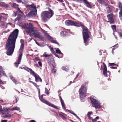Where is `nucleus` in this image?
<instances>
[{
    "label": "nucleus",
    "mask_w": 122,
    "mask_h": 122,
    "mask_svg": "<svg viewBox=\"0 0 122 122\" xmlns=\"http://www.w3.org/2000/svg\"><path fill=\"white\" fill-rule=\"evenodd\" d=\"M19 6L16 3H13L11 5V6L12 7L15 8H17Z\"/></svg>",
    "instance_id": "nucleus-21"
},
{
    "label": "nucleus",
    "mask_w": 122,
    "mask_h": 122,
    "mask_svg": "<svg viewBox=\"0 0 122 122\" xmlns=\"http://www.w3.org/2000/svg\"><path fill=\"white\" fill-rule=\"evenodd\" d=\"M72 83V82L71 81H70V82L69 83V85H70Z\"/></svg>",
    "instance_id": "nucleus-62"
},
{
    "label": "nucleus",
    "mask_w": 122,
    "mask_h": 122,
    "mask_svg": "<svg viewBox=\"0 0 122 122\" xmlns=\"http://www.w3.org/2000/svg\"><path fill=\"white\" fill-rule=\"evenodd\" d=\"M24 69L28 72H30L31 74L33 75L35 78L36 82H38L40 81L41 82H42V81L41 78L38 75L33 71L31 69L27 67H24Z\"/></svg>",
    "instance_id": "nucleus-8"
},
{
    "label": "nucleus",
    "mask_w": 122,
    "mask_h": 122,
    "mask_svg": "<svg viewBox=\"0 0 122 122\" xmlns=\"http://www.w3.org/2000/svg\"><path fill=\"white\" fill-rule=\"evenodd\" d=\"M37 10H31L28 14V15L30 16H36L37 15Z\"/></svg>",
    "instance_id": "nucleus-14"
},
{
    "label": "nucleus",
    "mask_w": 122,
    "mask_h": 122,
    "mask_svg": "<svg viewBox=\"0 0 122 122\" xmlns=\"http://www.w3.org/2000/svg\"><path fill=\"white\" fill-rule=\"evenodd\" d=\"M118 34L120 37H122V31L120 32H119Z\"/></svg>",
    "instance_id": "nucleus-44"
},
{
    "label": "nucleus",
    "mask_w": 122,
    "mask_h": 122,
    "mask_svg": "<svg viewBox=\"0 0 122 122\" xmlns=\"http://www.w3.org/2000/svg\"><path fill=\"white\" fill-rule=\"evenodd\" d=\"M80 25L79 27L81 26L83 29L82 33L84 39V43L86 46L88 45V42L89 41V38L90 36L89 35V30L83 24L80 22Z\"/></svg>",
    "instance_id": "nucleus-3"
},
{
    "label": "nucleus",
    "mask_w": 122,
    "mask_h": 122,
    "mask_svg": "<svg viewBox=\"0 0 122 122\" xmlns=\"http://www.w3.org/2000/svg\"><path fill=\"white\" fill-rule=\"evenodd\" d=\"M111 27L114 31H116V26L115 25H112Z\"/></svg>",
    "instance_id": "nucleus-30"
},
{
    "label": "nucleus",
    "mask_w": 122,
    "mask_h": 122,
    "mask_svg": "<svg viewBox=\"0 0 122 122\" xmlns=\"http://www.w3.org/2000/svg\"><path fill=\"white\" fill-rule=\"evenodd\" d=\"M0 6L6 8L9 7V6L8 4L2 1L0 2Z\"/></svg>",
    "instance_id": "nucleus-15"
},
{
    "label": "nucleus",
    "mask_w": 122,
    "mask_h": 122,
    "mask_svg": "<svg viewBox=\"0 0 122 122\" xmlns=\"http://www.w3.org/2000/svg\"><path fill=\"white\" fill-rule=\"evenodd\" d=\"M15 100H16V103H17V102L18 101V99H17L16 98H15Z\"/></svg>",
    "instance_id": "nucleus-58"
},
{
    "label": "nucleus",
    "mask_w": 122,
    "mask_h": 122,
    "mask_svg": "<svg viewBox=\"0 0 122 122\" xmlns=\"http://www.w3.org/2000/svg\"><path fill=\"white\" fill-rule=\"evenodd\" d=\"M20 42L21 43L20 48L19 50L20 53L18 57L17 61L15 64V66L17 67L19 65V64L20 63L22 56V54L23 50L24 49V40L21 39L20 40Z\"/></svg>",
    "instance_id": "nucleus-5"
},
{
    "label": "nucleus",
    "mask_w": 122,
    "mask_h": 122,
    "mask_svg": "<svg viewBox=\"0 0 122 122\" xmlns=\"http://www.w3.org/2000/svg\"><path fill=\"white\" fill-rule=\"evenodd\" d=\"M92 112H88L87 116H90L92 114Z\"/></svg>",
    "instance_id": "nucleus-37"
},
{
    "label": "nucleus",
    "mask_w": 122,
    "mask_h": 122,
    "mask_svg": "<svg viewBox=\"0 0 122 122\" xmlns=\"http://www.w3.org/2000/svg\"><path fill=\"white\" fill-rule=\"evenodd\" d=\"M29 122H36V121L34 120H32L30 121Z\"/></svg>",
    "instance_id": "nucleus-53"
},
{
    "label": "nucleus",
    "mask_w": 122,
    "mask_h": 122,
    "mask_svg": "<svg viewBox=\"0 0 122 122\" xmlns=\"http://www.w3.org/2000/svg\"><path fill=\"white\" fill-rule=\"evenodd\" d=\"M84 3L85 4L86 6L89 8H91L92 6L87 0H83Z\"/></svg>",
    "instance_id": "nucleus-16"
},
{
    "label": "nucleus",
    "mask_w": 122,
    "mask_h": 122,
    "mask_svg": "<svg viewBox=\"0 0 122 122\" xmlns=\"http://www.w3.org/2000/svg\"><path fill=\"white\" fill-rule=\"evenodd\" d=\"M107 11V13L108 14L111 13L112 12V8L108 6L106 8Z\"/></svg>",
    "instance_id": "nucleus-19"
},
{
    "label": "nucleus",
    "mask_w": 122,
    "mask_h": 122,
    "mask_svg": "<svg viewBox=\"0 0 122 122\" xmlns=\"http://www.w3.org/2000/svg\"><path fill=\"white\" fill-rule=\"evenodd\" d=\"M7 111H3L2 112V113L3 114H6L7 115V117H11L13 115H11V114H8L6 112Z\"/></svg>",
    "instance_id": "nucleus-20"
},
{
    "label": "nucleus",
    "mask_w": 122,
    "mask_h": 122,
    "mask_svg": "<svg viewBox=\"0 0 122 122\" xmlns=\"http://www.w3.org/2000/svg\"><path fill=\"white\" fill-rule=\"evenodd\" d=\"M7 116L6 114L4 116V118H5L6 117H7Z\"/></svg>",
    "instance_id": "nucleus-63"
},
{
    "label": "nucleus",
    "mask_w": 122,
    "mask_h": 122,
    "mask_svg": "<svg viewBox=\"0 0 122 122\" xmlns=\"http://www.w3.org/2000/svg\"><path fill=\"white\" fill-rule=\"evenodd\" d=\"M90 99L93 107L96 109L99 108L101 107L102 106L100 103L96 99L93 97H90Z\"/></svg>",
    "instance_id": "nucleus-10"
},
{
    "label": "nucleus",
    "mask_w": 122,
    "mask_h": 122,
    "mask_svg": "<svg viewBox=\"0 0 122 122\" xmlns=\"http://www.w3.org/2000/svg\"><path fill=\"white\" fill-rule=\"evenodd\" d=\"M99 118L98 117H96L95 118L93 119H92V121L93 122H96L97 120Z\"/></svg>",
    "instance_id": "nucleus-29"
},
{
    "label": "nucleus",
    "mask_w": 122,
    "mask_h": 122,
    "mask_svg": "<svg viewBox=\"0 0 122 122\" xmlns=\"http://www.w3.org/2000/svg\"><path fill=\"white\" fill-rule=\"evenodd\" d=\"M42 56L46 58L47 62L49 66L55 65V61L53 57L51 55H48L46 54V52H45Z\"/></svg>",
    "instance_id": "nucleus-9"
},
{
    "label": "nucleus",
    "mask_w": 122,
    "mask_h": 122,
    "mask_svg": "<svg viewBox=\"0 0 122 122\" xmlns=\"http://www.w3.org/2000/svg\"><path fill=\"white\" fill-rule=\"evenodd\" d=\"M68 111L69 112L71 113L72 114H73L74 115V114H75V113L74 112L71 110L70 111V110H68Z\"/></svg>",
    "instance_id": "nucleus-36"
},
{
    "label": "nucleus",
    "mask_w": 122,
    "mask_h": 122,
    "mask_svg": "<svg viewBox=\"0 0 122 122\" xmlns=\"http://www.w3.org/2000/svg\"><path fill=\"white\" fill-rule=\"evenodd\" d=\"M20 17H17V18L15 19V21H16L17 20L19 21L20 19Z\"/></svg>",
    "instance_id": "nucleus-38"
},
{
    "label": "nucleus",
    "mask_w": 122,
    "mask_h": 122,
    "mask_svg": "<svg viewBox=\"0 0 122 122\" xmlns=\"http://www.w3.org/2000/svg\"><path fill=\"white\" fill-rule=\"evenodd\" d=\"M52 67L51 66V72L54 74H55L56 72V70L55 69L56 66L55 65L52 66Z\"/></svg>",
    "instance_id": "nucleus-18"
},
{
    "label": "nucleus",
    "mask_w": 122,
    "mask_h": 122,
    "mask_svg": "<svg viewBox=\"0 0 122 122\" xmlns=\"http://www.w3.org/2000/svg\"><path fill=\"white\" fill-rule=\"evenodd\" d=\"M110 68L112 69H117V67H114L113 66H111L110 67Z\"/></svg>",
    "instance_id": "nucleus-51"
},
{
    "label": "nucleus",
    "mask_w": 122,
    "mask_h": 122,
    "mask_svg": "<svg viewBox=\"0 0 122 122\" xmlns=\"http://www.w3.org/2000/svg\"><path fill=\"white\" fill-rule=\"evenodd\" d=\"M15 110H16L18 111L20 110V108L17 107H15Z\"/></svg>",
    "instance_id": "nucleus-46"
},
{
    "label": "nucleus",
    "mask_w": 122,
    "mask_h": 122,
    "mask_svg": "<svg viewBox=\"0 0 122 122\" xmlns=\"http://www.w3.org/2000/svg\"><path fill=\"white\" fill-rule=\"evenodd\" d=\"M58 1H59V2H61V3H63V2L64 1L63 0H56Z\"/></svg>",
    "instance_id": "nucleus-49"
},
{
    "label": "nucleus",
    "mask_w": 122,
    "mask_h": 122,
    "mask_svg": "<svg viewBox=\"0 0 122 122\" xmlns=\"http://www.w3.org/2000/svg\"><path fill=\"white\" fill-rule=\"evenodd\" d=\"M100 55H102V53L100 51H99Z\"/></svg>",
    "instance_id": "nucleus-60"
},
{
    "label": "nucleus",
    "mask_w": 122,
    "mask_h": 122,
    "mask_svg": "<svg viewBox=\"0 0 122 122\" xmlns=\"http://www.w3.org/2000/svg\"><path fill=\"white\" fill-rule=\"evenodd\" d=\"M15 1H16L18 3H21L22 2L21 0H15Z\"/></svg>",
    "instance_id": "nucleus-47"
},
{
    "label": "nucleus",
    "mask_w": 122,
    "mask_h": 122,
    "mask_svg": "<svg viewBox=\"0 0 122 122\" xmlns=\"http://www.w3.org/2000/svg\"><path fill=\"white\" fill-rule=\"evenodd\" d=\"M62 69L63 70H65L66 71L67 70V69L64 66H63L62 67Z\"/></svg>",
    "instance_id": "nucleus-41"
},
{
    "label": "nucleus",
    "mask_w": 122,
    "mask_h": 122,
    "mask_svg": "<svg viewBox=\"0 0 122 122\" xmlns=\"http://www.w3.org/2000/svg\"><path fill=\"white\" fill-rule=\"evenodd\" d=\"M2 74H3V75H4V76H6V73H5V72L4 71H2Z\"/></svg>",
    "instance_id": "nucleus-45"
},
{
    "label": "nucleus",
    "mask_w": 122,
    "mask_h": 122,
    "mask_svg": "<svg viewBox=\"0 0 122 122\" xmlns=\"http://www.w3.org/2000/svg\"><path fill=\"white\" fill-rule=\"evenodd\" d=\"M103 74L105 77H107L108 75L107 74V72H109V75L110 74V72L109 71H107V69L106 66L104 63H103Z\"/></svg>",
    "instance_id": "nucleus-12"
},
{
    "label": "nucleus",
    "mask_w": 122,
    "mask_h": 122,
    "mask_svg": "<svg viewBox=\"0 0 122 122\" xmlns=\"http://www.w3.org/2000/svg\"><path fill=\"white\" fill-rule=\"evenodd\" d=\"M7 120H2L1 122H7Z\"/></svg>",
    "instance_id": "nucleus-50"
},
{
    "label": "nucleus",
    "mask_w": 122,
    "mask_h": 122,
    "mask_svg": "<svg viewBox=\"0 0 122 122\" xmlns=\"http://www.w3.org/2000/svg\"><path fill=\"white\" fill-rule=\"evenodd\" d=\"M119 14L120 15H121V16L122 17V12H119Z\"/></svg>",
    "instance_id": "nucleus-56"
},
{
    "label": "nucleus",
    "mask_w": 122,
    "mask_h": 122,
    "mask_svg": "<svg viewBox=\"0 0 122 122\" xmlns=\"http://www.w3.org/2000/svg\"><path fill=\"white\" fill-rule=\"evenodd\" d=\"M17 10L19 11V12L23 14V12L20 9V8L19 7L17 8Z\"/></svg>",
    "instance_id": "nucleus-35"
},
{
    "label": "nucleus",
    "mask_w": 122,
    "mask_h": 122,
    "mask_svg": "<svg viewBox=\"0 0 122 122\" xmlns=\"http://www.w3.org/2000/svg\"><path fill=\"white\" fill-rule=\"evenodd\" d=\"M88 118L90 120H91L92 118V117L90 116H87Z\"/></svg>",
    "instance_id": "nucleus-48"
},
{
    "label": "nucleus",
    "mask_w": 122,
    "mask_h": 122,
    "mask_svg": "<svg viewBox=\"0 0 122 122\" xmlns=\"http://www.w3.org/2000/svg\"><path fill=\"white\" fill-rule=\"evenodd\" d=\"M29 82L32 83L36 87H37L38 86L37 84L36 83L31 81H29Z\"/></svg>",
    "instance_id": "nucleus-31"
},
{
    "label": "nucleus",
    "mask_w": 122,
    "mask_h": 122,
    "mask_svg": "<svg viewBox=\"0 0 122 122\" xmlns=\"http://www.w3.org/2000/svg\"><path fill=\"white\" fill-rule=\"evenodd\" d=\"M113 15L112 13H110V14L107 15V17L108 20L110 21V24H114L115 23L113 18Z\"/></svg>",
    "instance_id": "nucleus-13"
},
{
    "label": "nucleus",
    "mask_w": 122,
    "mask_h": 122,
    "mask_svg": "<svg viewBox=\"0 0 122 122\" xmlns=\"http://www.w3.org/2000/svg\"><path fill=\"white\" fill-rule=\"evenodd\" d=\"M59 115L63 119H66V117L61 114H59Z\"/></svg>",
    "instance_id": "nucleus-28"
},
{
    "label": "nucleus",
    "mask_w": 122,
    "mask_h": 122,
    "mask_svg": "<svg viewBox=\"0 0 122 122\" xmlns=\"http://www.w3.org/2000/svg\"><path fill=\"white\" fill-rule=\"evenodd\" d=\"M87 82H85L82 85L80 88L79 92L80 96L81 98H83L86 97L87 88L86 87V85L88 84Z\"/></svg>",
    "instance_id": "nucleus-7"
},
{
    "label": "nucleus",
    "mask_w": 122,
    "mask_h": 122,
    "mask_svg": "<svg viewBox=\"0 0 122 122\" xmlns=\"http://www.w3.org/2000/svg\"><path fill=\"white\" fill-rule=\"evenodd\" d=\"M56 53L61 54L62 56H63V54H62L60 50L58 48H57L56 50Z\"/></svg>",
    "instance_id": "nucleus-25"
},
{
    "label": "nucleus",
    "mask_w": 122,
    "mask_h": 122,
    "mask_svg": "<svg viewBox=\"0 0 122 122\" xmlns=\"http://www.w3.org/2000/svg\"><path fill=\"white\" fill-rule=\"evenodd\" d=\"M55 56H56V57H58V58H59V57L57 55L55 54Z\"/></svg>",
    "instance_id": "nucleus-64"
},
{
    "label": "nucleus",
    "mask_w": 122,
    "mask_h": 122,
    "mask_svg": "<svg viewBox=\"0 0 122 122\" xmlns=\"http://www.w3.org/2000/svg\"><path fill=\"white\" fill-rule=\"evenodd\" d=\"M38 64H39V66L40 67H42V63L40 61H39L38 62Z\"/></svg>",
    "instance_id": "nucleus-40"
},
{
    "label": "nucleus",
    "mask_w": 122,
    "mask_h": 122,
    "mask_svg": "<svg viewBox=\"0 0 122 122\" xmlns=\"http://www.w3.org/2000/svg\"><path fill=\"white\" fill-rule=\"evenodd\" d=\"M45 36L47 37V38L50 41H51V40H52L53 39L50 36L48 35V34L47 33H45Z\"/></svg>",
    "instance_id": "nucleus-22"
},
{
    "label": "nucleus",
    "mask_w": 122,
    "mask_h": 122,
    "mask_svg": "<svg viewBox=\"0 0 122 122\" xmlns=\"http://www.w3.org/2000/svg\"><path fill=\"white\" fill-rule=\"evenodd\" d=\"M62 105V107L63 109H66V107L65 106V104L64 103H63L61 104Z\"/></svg>",
    "instance_id": "nucleus-34"
},
{
    "label": "nucleus",
    "mask_w": 122,
    "mask_h": 122,
    "mask_svg": "<svg viewBox=\"0 0 122 122\" xmlns=\"http://www.w3.org/2000/svg\"><path fill=\"white\" fill-rule=\"evenodd\" d=\"M35 59L36 61H41V60L39 59V58L38 57H35Z\"/></svg>",
    "instance_id": "nucleus-42"
},
{
    "label": "nucleus",
    "mask_w": 122,
    "mask_h": 122,
    "mask_svg": "<svg viewBox=\"0 0 122 122\" xmlns=\"http://www.w3.org/2000/svg\"><path fill=\"white\" fill-rule=\"evenodd\" d=\"M30 8L33 9L34 10H36V5L33 3L30 6Z\"/></svg>",
    "instance_id": "nucleus-24"
},
{
    "label": "nucleus",
    "mask_w": 122,
    "mask_h": 122,
    "mask_svg": "<svg viewBox=\"0 0 122 122\" xmlns=\"http://www.w3.org/2000/svg\"><path fill=\"white\" fill-rule=\"evenodd\" d=\"M37 89L38 90L39 98L41 102L51 107L58 109H59L57 106L53 104H51L44 99L43 97V96L44 95L42 94L41 95V96L40 97V90L38 88H37Z\"/></svg>",
    "instance_id": "nucleus-6"
},
{
    "label": "nucleus",
    "mask_w": 122,
    "mask_h": 122,
    "mask_svg": "<svg viewBox=\"0 0 122 122\" xmlns=\"http://www.w3.org/2000/svg\"><path fill=\"white\" fill-rule=\"evenodd\" d=\"M38 38H39L40 39L43 41H44V39L43 37L42 36H40Z\"/></svg>",
    "instance_id": "nucleus-33"
},
{
    "label": "nucleus",
    "mask_w": 122,
    "mask_h": 122,
    "mask_svg": "<svg viewBox=\"0 0 122 122\" xmlns=\"http://www.w3.org/2000/svg\"><path fill=\"white\" fill-rule=\"evenodd\" d=\"M10 110L11 111H13L15 110V107L11 109H10Z\"/></svg>",
    "instance_id": "nucleus-57"
},
{
    "label": "nucleus",
    "mask_w": 122,
    "mask_h": 122,
    "mask_svg": "<svg viewBox=\"0 0 122 122\" xmlns=\"http://www.w3.org/2000/svg\"><path fill=\"white\" fill-rule=\"evenodd\" d=\"M60 101L61 104L64 103L63 100H62V101Z\"/></svg>",
    "instance_id": "nucleus-59"
},
{
    "label": "nucleus",
    "mask_w": 122,
    "mask_h": 122,
    "mask_svg": "<svg viewBox=\"0 0 122 122\" xmlns=\"http://www.w3.org/2000/svg\"><path fill=\"white\" fill-rule=\"evenodd\" d=\"M24 29L26 30V32L29 34L31 36V35H34L35 38H38L40 36V33L37 31H35L31 34V33L34 31L33 25L31 23H25V24Z\"/></svg>",
    "instance_id": "nucleus-2"
},
{
    "label": "nucleus",
    "mask_w": 122,
    "mask_h": 122,
    "mask_svg": "<svg viewBox=\"0 0 122 122\" xmlns=\"http://www.w3.org/2000/svg\"><path fill=\"white\" fill-rule=\"evenodd\" d=\"M79 73H78L76 76V78L78 76H79Z\"/></svg>",
    "instance_id": "nucleus-61"
},
{
    "label": "nucleus",
    "mask_w": 122,
    "mask_h": 122,
    "mask_svg": "<svg viewBox=\"0 0 122 122\" xmlns=\"http://www.w3.org/2000/svg\"><path fill=\"white\" fill-rule=\"evenodd\" d=\"M65 23L67 26L73 25L76 26H79L80 25V22L77 21H74L71 20H66Z\"/></svg>",
    "instance_id": "nucleus-11"
},
{
    "label": "nucleus",
    "mask_w": 122,
    "mask_h": 122,
    "mask_svg": "<svg viewBox=\"0 0 122 122\" xmlns=\"http://www.w3.org/2000/svg\"><path fill=\"white\" fill-rule=\"evenodd\" d=\"M10 79L15 84H17V81L14 77L11 76L10 77Z\"/></svg>",
    "instance_id": "nucleus-26"
},
{
    "label": "nucleus",
    "mask_w": 122,
    "mask_h": 122,
    "mask_svg": "<svg viewBox=\"0 0 122 122\" xmlns=\"http://www.w3.org/2000/svg\"><path fill=\"white\" fill-rule=\"evenodd\" d=\"M118 7L120 10V12H122V4L120 2L118 3Z\"/></svg>",
    "instance_id": "nucleus-23"
},
{
    "label": "nucleus",
    "mask_w": 122,
    "mask_h": 122,
    "mask_svg": "<svg viewBox=\"0 0 122 122\" xmlns=\"http://www.w3.org/2000/svg\"><path fill=\"white\" fill-rule=\"evenodd\" d=\"M0 83L2 84L3 85L4 84L3 82L0 79Z\"/></svg>",
    "instance_id": "nucleus-52"
},
{
    "label": "nucleus",
    "mask_w": 122,
    "mask_h": 122,
    "mask_svg": "<svg viewBox=\"0 0 122 122\" xmlns=\"http://www.w3.org/2000/svg\"><path fill=\"white\" fill-rule=\"evenodd\" d=\"M51 42L54 43L56 44L57 45H59V43L56 40H54L53 39L52 40H51Z\"/></svg>",
    "instance_id": "nucleus-27"
},
{
    "label": "nucleus",
    "mask_w": 122,
    "mask_h": 122,
    "mask_svg": "<svg viewBox=\"0 0 122 122\" xmlns=\"http://www.w3.org/2000/svg\"><path fill=\"white\" fill-rule=\"evenodd\" d=\"M18 32V30L16 29L12 32L8 37L6 42L5 47L7 50L6 54L8 55H11L14 52Z\"/></svg>",
    "instance_id": "nucleus-1"
},
{
    "label": "nucleus",
    "mask_w": 122,
    "mask_h": 122,
    "mask_svg": "<svg viewBox=\"0 0 122 122\" xmlns=\"http://www.w3.org/2000/svg\"><path fill=\"white\" fill-rule=\"evenodd\" d=\"M2 111V107L0 105V112H1Z\"/></svg>",
    "instance_id": "nucleus-55"
},
{
    "label": "nucleus",
    "mask_w": 122,
    "mask_h": 122,
    "mask_svg": "<svg viewBox=\"0 0 122 122\" xmlns=\"http://www.w3.org/2000/svg\"><path fill=\"white\" fill-rule=\"evenodd\" d=\"M48 11H42L41 14V17L44 21H46L50 19L54 14V11L51 9L48 8Z\"/></svg>",
    "instance_id": "nucleus-4"
},
{
    "label": "nucleus",
    "mask_w": 122,
    "mask_h": 122,
    "mask_svg": "<svg viewBox=\"0 0 122 122\" xmlns=\"http://www.w3.org/2000/svg\"><path fill=\"white\" fill-rule=\"evenodd\" d=\"M21 1H22L21 2L23 4H24L26 3V2L27 0H21Z\"/></svg>",
    "instance_id": "nucleus-43"
},
{
    "label": "nucleus",
    "mask_w": 122,
    "mask_h": 122,
    "mask_svg": "<svg viewBox=\"0 0 122 122\" xmlns=\"http://www.w3.org/2000/svg\"><path fill=\"white\" fill-rule=\"evenodd\" d=\"M74 115L77 118L79 119V118L78 117L75 113V114H74Z\"/></svg>",
    "instance_id": "nucleus-54"
},
{
    "label": "nucleus",
    "mask_w": 122,
    "mask_h": 122,
    "mask_svg": "<svg viewBox=\"0 0 122 122\" xmlns=\"http://www.w3.org/2000/svg\"><path fill=\"white\" fill-rule=\"evenodd\" d=\"M97 0L101 4H103L106 6L108 5V4L104 0Z\"/></svg>",
    "instance_id": "nucleus-17"
},
{
    "label": "nucleus",
    "mask_w": 122,
    "mask_h": 122,
    "mask_svg": "<svg viewBox=\"0 0 122 122\" xmlns=\"http://www.w3.org/2000/svg\"><path fill=\"white\" fill-rule=\"evenodd\" d=\"M109 65L110 66H113L115 65V64L114 63H109Z\"/></svg>",
    "instance_id": "nucleus-39"
},
{
    "label": "nucleus",
    "mask_w": 122,
    "mask_h": 122,
    "mask_svg": "<svg viewBox=\"0 0 122 122\" xmlns=\"http://www.w3.org/2000/svg\"><path fill=\"white\" fill-rule=\"evenodd\" d=\"M45 92L47 95H49V93L48 90L46 88H45Z\"/></svg>",
    "instance_id": "nucleus-32"
}]
</instances>
